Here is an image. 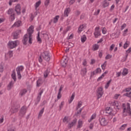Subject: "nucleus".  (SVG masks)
Here are the masks:
<instances>
[{
	"mask_svg": "<svg viewBox=\"0 0 131 131\" xmlns=\"http://www.w3.org/2000/svg\"><path fill=\"white\" fill-rule=\"evenodd\" d=\"M43 112H45V107L42 108L39 112L38 118H41V116H42V114H43Z\"/></svg>",
	"mask_w": 131,
	"mask_h": 131,
	"instance_id": "28",
	"label": "nucleus"
},
{
	"mask_svg": "<svg viewBox=\"0 0 131 131\" xmlns=\"http://www.w3.org/2000/svg\"><path fill=\"white\" fill-rule=\"evenodd\" d=\"M23 70H24V67H23V66L18 67L16 69V71L17 72V77L18 79H21V78H22L21 72H23Z\"/></svg>",
	"mask_w": 131,
	"mask_h": 131,
	"instance_id": "4",
	"label": "nucleus"
},
{
	"mask_svg": "<svg viewBox=\"0 0 131 131\" xmlns=\"http://www.w3.org/2000/svg\"><path fill=\"white\" fill-rule=\"evenodd\" d=\"M3 71H4V67L3 65L0 64V72H3Z\"/></svg>",
	"mask_w": 131,
	"mask_h": 131,
	"instance_id": "61",
	"label": "nucleus"
},
{
	"mask_svg": "<svg viewBox=\"0 0 131 131\" xmlns=\"http://www.w3.org/2000/svg\"><path fill=\"white\" fill-rule=\"evenodd\" d=\"M62 98V95L61 94L60 92H58V95H57V99L58 100H60Z\"/></svg>",
	"mask_w": 131,
	"mask_h": 131,
	"instance_id": "52",
	"label": "nucleus"
},
{
	"mask_svg": "<svg viewBox=\"0 0 131 131\" xmlns=\"http://www.w3.org/2000/svg\"><path fill=\"white\" fill-rule=\"evenodd\" d=\"M119 96H120V94H115L114 96V98L115 99H118V97H119Z\"/></svg>",
	"mask_w": 131,
	"mask_h": 131,
	"instance_id": "63",
	"label": "nucleus"
},
{
	"mask_svg": "<svg viewBox=\"0 0 131 131\" xmlns=\"http://www.w3.org/2000/svg\"><path fill=\"white\" fill-rule=\"evenodd\" d=\"M111 105H112V106H115L114 108H115L116 109H119V107H118L119 106V104H118V101H114L112 102Z\"/></svg>",
	"mask_w": 131,
	"mask_h": 131,
	"instance_id": "13",
	"label": "nucleus"
},
{
	"mask_svg": "<svg viewBox=\"0 0 131 131\" xmlns=\"http://www.w3.org/2000/svg\"><path fill=\"white\" fill-rule=\"evenodd\" d=\"M27 93V90L23 89V90H20L19 95H20V96L22 97V96H24V95H25V94H26Z\"/></svg>",
	"mask_w": 131,
	"mask_h": 131,
	"instance_id": "29",
	"label": "nucleus"
},
{
	"mask_svg": "<svg viewBox=\"0 0 131 131\" xmlns=\"http://www.w3.org/2000/svg\"><path fill=\"white\" fill-rule=\"evenodd\" d=\"M63 88H64V86L63 85H61L60 87L58 93H61V92H62V90H63Z\"/></svg>",
	"mask_w": 131,
	"mask_h": 131,
	"instance_id": "59",
	"label": "nucleus"
},
{
	"mask_svg": "<svg viewBox=\"0 0 131 131\" xmlns=\"http://www.w3.org/2000/svg\"><path fill=\"white\" fill-rule=\"evenodd\" d=\"M4 117H2L1 118H0V124L3 123V122H4Z\"/></svg>",
	"mask_w": 131,
	"mask_h": 131,
	"instance_id": "62",
	"label": "nucleus"
},
{
	"mask_svg": "<svg viewBox=\"0 0 131 131\" xmlns=\"http://www.w3.org/2000/svg\"><path fill=\"white\" fill-rule=\"evenodd\" d=\"M28 33L26 34L23 40V42L24 45H27V41L29 40V43L30 44L32 43V34L34 31V26H31L27 30Z\"/></svg>",
	"mask_w": 131,
	"mask_h": 131,
	"instance_id": "1",
	"label": "nucleus"
},
{
	"mask_svg": "<svg viewBox=\"0 0 131 131\" xmlns=\"http://www.w3.org/2000/svg\"><path fill=\"white\" fill-rule=\"evenodd\" d=\"M50 72L51 70H50V69H47V70L44 72L43 76L45 78H47V77H48Z\"/></svg>",
	"mask_w": 131,
	"mask_h": 131,
	"instance_id": "17",
	"label": "nucleus"
},
{
	"mask_svg": "<svg viewBox=\"0 0 131 131\" xmlns=\"http://www.w3.org/2000/svg\"><path fill=\"white\" fill-rule=\"evenodd\" d=\"M128 74V70L127 69H124L122 73V75L125 76Z\"/></svg>",
	"mask_w": 131,
	"mask_h": 131,
	"instance_id": "32",
	"label": "nucleus"
},
{
	"mask_svg": "<svg viewBox=\"0 0 131 131\" xmlns=\"http://www.w3.org/2000/svg\"><path fill=\"white\" fill-rule=\"evenodd\" d=\"M40 4H41V2L38 1V2L36 3L35 4V8L37 9L40 6Z\"/></svg>",
	"mask_w": 131,
	"mask_h": 131,
	"instance_id": "41",
	"label": "nucleus"
},
{
	"mask_svg": "<svg viewBox=\"0 0 131 131\" xmlns=\"http://www.w3.org/2000/svg\"><path fill=\"white\" fill-rule=\"evenodd\" d=\"M88 70H86V68H85L81 70L80 74L82 75V76H85Z\"/></svg>",
	"mask_w": 131,
	"mask_h": 131,
	"instance_id": "16",
	"label": "nucleus"
},
{
	"mask_svg": "<svg viewBox=\"0 0 131 131\" xmlns=\"http://www.w3.org/2000/svg\"><path fill=\"white\" fill-rule=\"evenodd\" d=\"M97 100H99L100 98H102V96L104 94V89L103 88V86H100L97 89Z\"/></svg>",
	"mask_w": 131,
	"mask_h": 131,
	"instance_id": "5",
	"label": "nucleus"
},
{
	"mask_svg": "<svg viewBox=\"0 0 131 131\" xmlns=\"http://www.w3.org/2000/svg\"><path fill=\"white\" fill-rule=\"evenodd\" d=\"M67 64V62L63 61H61V65L63 67H66V64Z\"/></svg>",
	"mask_w": 131,
	"mask_h": 131,
	"instance_id": "54",
	"label": "nucleus"
},
{
	"mask_svg": "<svg viewBox=\"0 0 131 131\" xmlns=\"http://www.w3.org/2000/svg\"><path fill=\"white\" fill-rule=\"evenodd\" d=\"M10 18L11 21H14V20H15V13L13 14H11L10 17Z\"/></svg>",
	"mask_w": 131,
	"mask_h": 131,
	"instance_id": "44",
	"label": "nucleus"
},
{
	"mask_svg": "<svg viewBox=\"0 0 131 131\" xmlns=\"http://www.w3.org/2000/svg\"><path fill=\"white\" fill-rule=\"evenodd\" d=\"M100 14V9H98L97 11H96L94 13V15L95 16H98V15Z\"/></svg>",
	"mask_w": 131,
	"mask_h": 131,
	"instance_id": "47",
	"label": "nucleus"
},
{
	"mask_svg": "<svg viewBox=\"0 0 131 131\" xmlns=\"http://www.w3.org/2000/svg\"><path fill=\"white\" fill-rule=\"evenodd\" d=\"M42 58L45 60V61L49 62V61L51 60L50 53L48 51H44L41 53L38 59L39 63H42Z\"/></svg>",
	"mask_w": 131,
	"mask_h": 131,
	"instance_id": "3",
	"label": "nucleus"
},
{
	"mask_svg": "<svg viewBox=\"0 0 131 131\" xmlns=\"http://www.w3.org/2000/svg\"><path fill=\"white\" fill-rule=\"evenodd\" d=\"M122 117L131 116V108L129 103H123L122 105Z\"/></svg>",
	"mask_w": 131,
	"mask_h": 131,
	"instance_id": "2",
	"label": "nucleus"
},
{
	"mask_svg": "<svg viewBox=\"0 0 131 131\" xmlns=\"http://www.w3.org/2000/svg\"><path fill=\"white\" fill-rule=\"evenodd\" d=\"M107 73H108V71H106L100 77H99L97 80L98 81H100V80L101 79H102V78H103V77H105V75H106V74H107Z\"/></svg>",
	"mask_w": 131,
	"mask_h": 131,
	"instance_id": "30",
	"label": "nucleus"
},
{
	"mask_svg": "<svg viewBox=\"0 0 131 131\" xmlns=\"http://www.w3.org/2000/svg\"><path fill=\"white\" fill-rule=\"evenodd\" d=\"M22 24V22H21L20 20H18L17 21H16L14 24L12 26V28L14 27H19V26H21V25Z\"/></svg>",
	"mask_w": 131,
	"mask_h": 131,
	"instance_id": "14",
	"label": "nucleus"
},
{
	"mask_svg": "<svg viewBox=\"0 0 131 131\" xmlns=\"http://www.w3.org/2000/svg\"><path fill=\"white\" fill-rule=\"evenodd\" d=\"M17 43H19V41L16 40V41H9V42L8 43V48L10 49H14V48H16L17 47Z\"/></svg>",
	"mask_w": 131,
	"mask_h": 131,
	"instance_id": "6",
	"label": "nucleus"
},
{
	"mask_svg": "<svg viewBox=\"0 0 131 131\" xmlns=\"http://www.w3.org/2000/svg\"><path fill=\"white\" fill-rule=\"evenodd\" d=\"M100 48V45L98 44H94L92 47V51H98Z\"/></svg>",
	"mask_w": 131,
	"mask_h": 131,
	"instance_id": "22",
	"label": "nucleus"
},
{
	"mask_svg": "<svg viewBox=\"0 0 131 131\" xmlns=\"http://www.w3.org/2000/svg\"><path fill=\"white\" fill-rule=\"evenodd\" d=\"M126 126H127V124H124L121 126L120 129H125V127H126Z\"/></svg>",
	"mask_w": 131,
	"mask_h": 131,
	"instance_id": "45",
	"label": "nucleus"
},
{
	"mask_svg": "<svg viewBox=\"0 0 131 131\" xmlns=\"http://www.w3.org/2000/svg\"><path fill=\"white\" fill-rule=\"evenodd\" d=\"M115 47V45L114 44H112L111 47H110V51H113V49H114Z\"/></svg>",
	"mask_w": 131,
	"mask_h": 131,
	"instance_id": "55",
	"label": "nucleus"
},
{
	"mask_svg": "<svg viewBox=\"0 0 131 131\" xmlns=\"http://www.w3.org/2000/svg\"><path fill=\"white\" fill-rule=\"evenodd\" d=\"M112 81V79H111L107 82V83L105 85V89L107 90V89L109 88V86L110 85V84L111 83Z\"/></svg>",
	"mask_w": 131,
	"mask_h": 131,
	"instance_id": "36",
	"label": "nucleus"
},
{
	"mask_svg": "<svg viewBox=\"0 0 131 131\" xmlns=\"http://www.w3.org/2000/svg\"><path fill=\"white\" fill-rule=\"evenodd\" d=\"M111 58H112V56H111L110 54H108V55L105 57L106 60H108V59H111Z\"/></svg>",
	"mask_w": 131,
	"mask_h": 131,
	"instance_id": "56",
	"label": "nucleus"
},
{
	"mask_svg": "<svg viewBox=\"0 0 131 131\" xmlns=\"http://www.w3.org/2000/svg\"><path fill=\"white\" fill-rule=\"evenodd\" d=\"M63 122H67V123H68V117H64L63 119Z\"/></svg>",
	"mask_w": 131,
	"mask_h": 131,
	"instance_id": "46",
	"label": "nucleus"
},
{
	"mask_svg": "<svg viewBox=\"0 0 131 131\" xmlns=\"http://www.w3.org/2000/svg\"><path fill=\"white\" fill-rule=\"evenodd\" d=\"M42 84V80L41 78H39L38 80L36 81V86L39 88L40 85Z\"/></svg>",
	"mask_w": 131,
	"mask_h": 131,
	"instance_id": "23",
	"label": "nucleus"
},
{
	"mask_svg": "<svg viewBox=\"0 0 131 131\" xmlns=\"http://www.w3.org/2000/svg\"><path fill=\"white\" fill-rule=\"evenodd\" d=\"M78 125L77 126V128H80V127H82V125L83 124V121L81 120H79Z\"/></svg>",
	"mask_w": 131,
	"mask_h": 131,
	"instance_id": "27",
	"label": "nucleus"
},
{
	"mask_svg": "<svg viewBox=\"0 0 131 131\" xmlns=\"http://www.w3.org/2000/svg\"><path fill=\"white\" fill-rule=\"evenodd\" d=\"M7 14L8 15H13L14 13V9L13 8H10L8 11H7Z\"/></svg>",
	"mask_w": 131,
	"mask_h": 131,
	"instance_id": "31",
	"label": "nucleus"
},
{
	"mask_svg": "<svg viewBox=\"0 0 131 131\" xmlns=\"http://www.w3.org/2000/svg\"><path fill=\"white\" fill-rule=\"evenodd\" d=\"M11 77L12 79H13L14 82H16V81L17 80V77L16 76V72H15V71H13L12 72V73L11 74Z\"/></svg>",
	"mask_w": 131,
	"mask_h": 131,
	"instance_id": "21",
	"label": "nucleus"
},
{
	"mask_svg": "<svg viewBox=\"0 0 131 131\" xmlns=\"http://www.w3.org/2000/svg\"><path fill=\"white\" fill-rule=\"evenodd\" d=\"M75 15H76V16H79V15H80V12L78 10L76 11L75 12Z\"/></svg>",
	"mask_w": 131,
	"mask_h": 131,
	"instance_id": "57",
	"label": "nucleus"
},
{
	"mask_svg": "<svg viewBox=\"0 0 131 131\" xmlns=\"http://www.w3.org/2000/svg\"><path fill=\"white\" fill-rule=\"evenodd\" d=\"M75 3V0H70L69 5H73Z\"/></svg>",
	"mask_w": 131,
	"mask_h": 131,
	"instance_id": "60",
	"label": "nucleus"
},
{
	"mask_svg": "<svg viewBox=\"0 0 131 131\" xmlns=\"http://www.w3.org/2000/svg\"><path fill=\"white\" fill-rule=\"evenodd\" d=\"M106 66H107V61H105L104 63L102 65H101V68L102 70H105Z\"/></svg>",
	"mask_w": 131,
	"mask_h": 131,
	"instance_id": "39",
	"label": "nucleus"
},
{
	"mask_svg": "<svg viewBox=\"0 0 131 131\" xmlns=\"http://www.w3.org/2000/svg\"><path fill=\"white\" fill-rule=\"evenodd\" d=\"M15 11L16 12L17 15L21 14V6H20V4H17L16 6Z\"/></svg>",
	"mask_w": 131,
	"mask_h": 131,
	"instance_id": "11",
	"label": "nucleus"
},
{
	"mask_svg": "<svg viewBox=\"0 0 131 131\" xmlns=\"http://www.w3.org/2000/svg\"><path fill=\"white\" fill-rule=\"evenodd\" d=\"M59 15L56 16L54 18L53 23H57V22H58V20H59Z\"/></svg>",
	"mask_w": 131,
	"mask_h": 131,
	"instance_id": "40",
	"label": "nucleus"
},
{
	"mask_svg": "<svg viewBox=\"0 0 131 131\" xmlns=\"http://www.w3.org/2000/svg\"><path fill=\"white\" fill-rule=\"evenodd\" d=\"M43 93V90H41L39 94H38L37 97V103H38L40 101V99L41 98V95H42V93Z\"/></svg>",
	"mask_w": 131,
	"mask_h": 131,
	"instance_id": "19",
	"label": "nucleus"
},
{
	"mask_svg": "<svg viewBox=\"0 0 131 131\" xmlns=\"http://www.w3.org/2000/svg\"><path fill=\"white\" fill-rule=\"evenodd\" d=\"M101 5L103 8H107L109 6V2L107 0H104L101 3Z\"/></svg>",
	"mask_w": 131,
	"mask_h": 131,
	"instance_id": "18",
	"label": "nucleus"
},
{
	"mask_svg": "<svg viewBox=\"0 0 131 131\" xmlns=\"http://www.w3.org/2000/svg\"><path fill=\"white\" fill-rule=\"evenodd\" d=\"M99 121L101 125L103 126H105L107 125L108 122L106 120V118H101L99 119Z\"/></svg>",
	"mask_w": 131,
	"mask_h": 131,
	"instance_id": "9",
	"label": "nucleus"
},
{
	"mask_svg": "<svg viewBox=\"0 0 131 131\" xmlns=\"http://www.w3.org/2000/svg\"><path fill=\"white\" fill-rule=\"evenodd\" d=\"M102 33L103 34H106V33H107V29L106 28H103L102 29Z\"/></svg>",
	"mask_w": 131,
	"mask_h": 131,
	"instance_id": "51",
	"label": "nucleus"
},
{
	"mask_svg": "<svg viewBox=\"0 0 131 131\" xmlns=\"http://www.w3.org/2000/svg\"><path fill=\"white\" fill-rule=\"evenodd\" d=\"M94 35L95 38H98L99 36H101V30H100V27H96L95 28Z\"/></svg>",
	"mask_w": 131,
	"mask_h": 131,
	"instance_id": "7",
	"label": "nucleus"
},
{
	"mask_svg": "<svg viewBox=\"0 0 131 131\" xmlns=\"http://www.w3.org/2000/svg\"><path fill=\"white\" fill-rule=\"evenodd\" d=\"M106 113L110 114V115H113V114H112V112H111V109H110V107L106 108Z\"/></svg>",
	"mask_w": 131,
	"mask_h": 131,
	"instance_id": "38",
	"label": "nucleus"
},
{
	"mask_svg": "<svg viewBox=\"0 0 131 131\" xmlns=\"http://www.w3.org/2000/svg\"><path fill=\"white\" fill-rule=\"evenodd\" d=\"M18 110V107H12L11 109V112L12 113V114H14V113H17Z\"/></svg>",
	"mask_w": 131,
	"mask_h": 131,
	"instance_id": "25",
	"label": "nucleus"
},
{
	"mask_svg": "<svg viewBox=\"0 0 131 131\" xmlns=\"http://www.w3.org/2000/svg\"><path fill=\"white\" fill-rule=\"evenodd\" d=\"M64 102L62 101L61 102L60 104L59 105V110L61 111L62 110V108H63V106H64Z\"/></svg>",
	"mask_w": 131,
	"mask_h": 131,
	"instance_id": "43",
	"label": "nucleus"
},
{
	"mask_svg": "<svg viewBox=\"0 0 131 131\" xmlns=\"http://www.w3.org/2000/svg\"><path fill=\"white\" fill-rule=\"evenodd\" d=\"M14 83H15V82L13 81H11V82H9L7 86L8 91H10V90H11L12 88L14 86Z\"/></svg>",
	"mask_w": 131,
	"mask_h": 131,
	"instance_id": "20",
	"label": "nucleus"
},
{
	"mask_svg": "<svg viewBox=\"0 0 131 131\" xmlns=\"http://www.w3.org/2000/svg\"><path fill=\"white\" fill-rule=\"evenodd\" d=\"M95 71L96 73L97 74V73H101V71H102L101 70L100 68H98Z\"/></svg>",
	"mask_w": 131,
	"mask_h": 131,
	"instance_id": "50",
	"label": "nucleus"
},
{
	"mask_svg": "<svg viewBox=\"0 0 131 131\" xmlns=\"http://www.w3.org/2000/svg\"><path fill=\"white\" fill-rule=\"evenodd\" d=\"M86 28V24H85L80 25L78 28V32L79 33H80L81 32V31H82L83 30V29H84V28Z\"/></svg>",
	"mask_w": 131,
	"mask_h": 131,
	"instance_id": "12",
	"label": "nucleus"
},
{
	"mask_svg": "<svg viewBox=\"0 0 131 131\" xmlns=\"http://www.w3.org/2000/svg\"><path fill=\"white\" fill-rule=\"evenodd\" d=\"M19 32H21V31H17L12 34V35L14 39H17V38H18V35H19Z\"/></svg>",
	"mask_w": 131,
	"mask_h": 131,
	"instance_id": "24",
	"label": "nucleus"
},
{
	"mask_svg": "<svg viewBox=\"0 0 131 131\" xmlns=\"http://www.w3.org/2000/svg\"><path fill=\"white\" fill-rule=\"evenodd\" d=\"M71 11V10H70V8H66L64 12V17H68V15H69V13H70Z\"/></svg>",
	"mask_w": 131,
	"mask_h": 131,
	"instance_id": "15",
	"label": "nucleus"
},
{
	"mask_svg": "<svg viewBox=\"0 0 131 131\" xmlns=\"http://www.w3.org/2000/svg\"><path fill=\"white\" fill-rule=\"evenodd\" d=\"M81 40L82 42H85V40H86V36L85 35H83L81 37Z\"/></svg>",
	"mask_w": 131,
	"mask_h": 131,
	"instance_id": "37",
	"label": "nucleus"
},
{
	"mask_svg": "<svg viewBox=\"0 0 131 131\" xmlns=\"http://www.w3.org/2000/svg\"><path fill=\"white\" fill-rule=\"evenodd\" d=\"M125 27H126V24H123L121 27V30H123V29H124V28H125Z\"/></svg>",
	"mask_w": 131,
	"mask_h": 131,
	"instance_id": "53",
	"label": "nucleus"
},
{
	"mask_svg": "<svg viewBox=\"0 0 131 131\" xmlns=\"http://www.w3.org/2000/svg\"><path fill=\"white\" fill-rule=\"evenodd\" d=\"M37 41H39V43L41 42V38L39 37V32L38 33L37 36Z\"/></svg>",
	"mask_w": 131,
	"mask_h": 131,
	"instance_id": "42",
	"label": "nucleus"
},
{
	"mask_svg": "<svg viewBox=\"0 0 131 131\" xmlns=\"http://www.w3.org/2000/svg\"><path fill=\"white\" fill-rule=\"evenodd\" d=\"M129 47V42L128 41H126L125 43L124 44L123 48L124 49H126Z\"/></svg>",
	"mask_w": 131,
	"mask_h": 131,
	"instance_id": "35",
	"label": "nucleus"
},
{
	"mask_svg": "<svg viewBox=\"0 0 131 131\" xmlns=\"http://www.w3.org/2000/svg\"><path fill=\"white\" fill-rule=\"evenodd\" d=\"M125 92H130L131 91V87H128L125 89Z\"/></svg>",
	"mask_w": 131,
	"mask_h": 131,
	"instance_id": "58",
	"label": "nucleus"
},
{
	"mask_svg": "<svg viewBox=\"0 0 131 131\" xmlns=\"http://www.w3.org/2000/svg\"><path fill=\"white\" fill-rule=\"evenodd\" d=\"M8 131H16L14 127H12L8 130Z\"/></svg>",
	"mask_w": 131,
	"mask_h": 131,
	"instance_id": "64",
	"label": "nucleus"
},
{
	"mask_svg": "<svg viewBox=\"0 0 131 131\" xmlns=\"http://www.w3.org/2000/svg\"><path fill=\"white\" fill-rule=\"evenodd\" d=\"M124 96L128 97V98H131V92L129 93H125L124 94Z\"/></svg>",
	"mask_w": 131,
	"mask_h": 131,
	"instance_id": "49",
	"label": "nucleus"
},
{
	"mask_svg": "<svg viewBox=\"0 0 131 131\" xmlns=\"http://www.w3.org/2000/svg\"><path fill=\"white\" fill-rule=\"evenodd\" d=\"M96 118V114H93L91 117L90 119L88 120L89 122H91L92 121L94 120Z\"/></svg>",
	"mask_w": 131,
	"mask_h": 131,
	"instance_id": "33",
	"label": "nucleus"
},
{
	"mask_svg": "<svg viewBox=\"0 0 131 131\" xmlns=\"http://www.w3.org/2000/svg\"><path fill=\"white\" fill-rule=\"evenodd\" d=\"M27 107L25 105H24L20 109V113H19V116L23 117L24 115H25L26 114V111H27Z\"/></svg>",
	"mask_w": 131,
	"mask_h": 131,
	"instance_id": "8",
	"label": "nucleus"
},
{
	"mask_svg": "<svg viewBox=\"0 0 131 131\" xmlns=\"http://www.w3.org/2000/svg\"><path fill=\"white\" fill-rule=\"evenodd\" d=\"M75 97V93H73L70 98V99L69 100V103L71 104L73 100H74V98Z\"/></svg>",
	"mask_w": 131,
	"mask_h": 131,
	"instance_id": "26",
	"label": "nucleus"
},
{
	"mask_svg": "<svg viewBox=\"0 0 131 131\" xmlns=\"http://www.w3.org/2000/svg\"><path fill=\"white\" fill-rule=\"evenodd\" d=\"M76 122H77V119H74L71 123H69V128H71L72 127H73V126H74V125L76 124Z\"/></svg>",
	"mask_w": 131,
	"mask_h": 131,
	"instance_id": "10",
	"label": "nucleus"
},
{
	"mask_svg": "<svg viewBox=\"0 0 131 131\" xmlns=\"http://www.w3.org/2000/svg\"><path fill=\"white\" fill-rule=\"evenodd\" d=\"M81 106H82V101H80L78 102V105L76 107V110H78V109H79V108H80Z\"/></svg>",
	"mask_w": 131,
	"mask_h": 131,
	"instance_id": "34",
	"label": "nucleus"
},
{
	"mask_svg": "<svg viewBox=\"0 0 131 131\" xmlns=\"http://www.w3.org/2000/svg\"><path fill=\"white\" fill-rule=\"evenodd\" d=\"M50 0H46L45 2V5L46 7H48L49 6V4H50Z\"/></svg>",
	"mask_w": 131,
	"mask_h": 131,
	"instance_id": "48",
	"label": "nucleus"
}]
</instances>
